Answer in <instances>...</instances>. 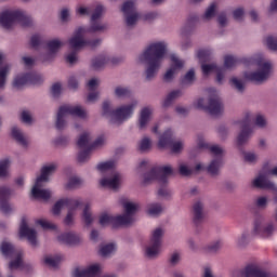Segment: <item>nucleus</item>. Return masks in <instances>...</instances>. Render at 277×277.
Instances as JSON below:
<instances>
[{
    "instance_id": "f257e3e1",
    "label": "nucleus",
    "mask_w": 277,
    "mask_h": 277,
    "mask_svg": "<svg viewBox=\"0 0 277 277\" xmlns=\"http://www.w3.org/2000/svg\"><path fill=\"white\" fill-rule=\"evenodd\" d=\"M103 5L98 4L91 16V27L89 29L80 27L75 31L74 37L69 39V45L71 49L77 51V49H83V47H98V44H101V39L84 40L83 36L88 32L94 34L96 31H104V29H107V25L96 22L101 16H103Z\"/></svg>"
},
{
    "instance_id": "f03ea898",
    "label": "nucleus",
    "mask_w": 277,
    "mask_h": 277,
    "mask_svg": "<svg viewBox=\"0 0 277 277\" xmlns=\"http://www.w3.org/2000/svg\"><path fill=\"white\" fill-rule=\"evenodd\" d=\"M167 49L168 45L166 42H155L140 55V62H147L148 64L145 71L147 81H150V79L155 78V75H157V70H159L161 66V60H163Z\"/></svg>"
},
{
    "instance_id": "7ed1b4c3",
    "label": "nucleus",
    "mask_w": 277,
    "mask_h": 277,
    "mask_svg": "<svg viewBox=\"0 0 277 277\" xmlns=\"http://www.w3.org/2000/svg\"><path fill=\"white\" fill-rule=\"evenodd\" d=\"M172 174H174V171L170 166L154 167L149 172L144 174V183L148 184L153 183V181H158L159 185H161L158 190V196L168 198L170 190H168L166 186L168 185L169 176H172Z\"/></svg>"
},
{
    "instance_id": "20e7f679",
    "label": "nucleus",
    "mask_w": 277,
    "mask_h": 277,
    "mask_svg": "<svg viewBox=\"0 0 277 277\" xmlns=\"http://www.w3.org/2000/svg\"><path fill=\"white\" fill-rule=\"evenodd\" d=\"M110 106L111 104L109 103V101H105L103 103V116H106V118H110L113 123L118 122L120 124L124 122V120H129V118L133 116V109L137 107V102L121 106L115 110H113Z\"/></svg>"
},
{
    "instance_id": "39448f33",
    "label": "nucleus",
    "mask_w": 277,
    "mask_h": 277,
    "mask_svg": "<svg viewBox=\"0 0 277 277\" xmlns=\"http://www.w3.org/2000/svg\"><path fill=\"white\" fill-rule=\"evenodd\" d=\"M14 23H19L22 27H31L34 19L26 12L17 11H4L0 14V25L4 29H11Z\"/></svg>"
},
{
    "instance_id": "423d86ee",
    "label": "nucleus",
    "mask_w": 277,
    "mask_h": 277,
    "mask_svg": "<svg viewBox=\"0 0 277 277\" xmlns=\"http://www.w3.org/2000/svg\"><path fill=\"white\" fill-rule=\"evenodd\" d=\"M55 170H57V164L55 163L42 167L41 175L37 177L31 190L32 198L40 200H49V198H51V192L47 189H40V187H42V183H47V181H49V176H51Z\"/></svg>"
},
{
    "instance_id": "0eeeda50",
    "label": "nucleus",
    "mask_w": 277,
    "mask_h": 277,
    "mask_svg": "<svg viewBox=\"0 0 277 277\" xmlns=\"http://www.w3.org/2000/svg\"><path fill=\"white\" fill-rule=\"evenodd\" d=\"M90 142H92V136L90 135V133L84 132L83 134L80 135L77 142V146L78 148H85V149L78 154L79 163H85V161L90 159V153H92L94 148H98V146H103V143L105 142V140L103 138V136H100L93 143H90Z\"/></svg>"
},
{
    "instance_id": "6e6552de",
    "label": "nucleus",
    "mask_w": 277,
    "mask_h": 277,
    "mask_svg": "<svg viewBox=\"0 0 277 277\" xmlns=\"http://www.w3.org/2000/svg\"><path fill=\"white\" fill-rule=\"evenodd\" d=\"M198 148H206L215 156V158L208 166L207 172L208 174H211V176H217L220 174V169L224 164V159L222 158V153H224V150L222 147L217 145H209L208 143H205V141H199Z\"/></svg>"
},
{
    "instance_id": "1a4fd4ad",
    "label": "nucleus",
    "mask_w": 277,
    "mask_h": 277,
    "mask_svg": "<svg viewBox=\"0 0 277 277\" xmlns=\"http://www.w3.org/2000/svg\"><path fill=\"white\" fill-rule=\"evenodd\" d=\"M66 116H76L77 118H85V110H83L81 106H70V105L61 106L58 108V113L56 116V123H55L57 131H62L64 127H66V120H64Z\"/></svg>"
},
{
    "instance_id": "9d476101",
    "label": "nucleus",
    "mask_w": 277,
    "mask_h": 277,
    "mask_svg": "<svg viewBox=\"0 0 277 277\" xmlns=\"http://www.w3.org/2000/svg\"><path fill=\"white\" fill-rule=\"evenodd\" d=\"M195 107L197 109H203L205 111H208L210 116H220V114H222V111L224 110L222 100L216 94L210 97L209 105H205V98H199L195 103Z\"/></svg>"
},
{
    "instance_id": "9b49d317",
    "label": "nucleus",
    "mask_w": 277,
    "mask_h": 277,
    "mask_svg": "<svg viewBox=\"0 0 277 277\" xmlns=\"http://www.w3.org/2000/svg\"><path fill=\"white\" fill-rule=\"evenodd\" d=\"M1 252L3 256H16L14 261L10 262L9 269H18V267H23V251L16 250L14 245L3 241L1 243Z\"/></svg>"
},
{
    "instance_id": "f8f14e48",
    "label": "nucleus",
    "mask_w": 277,
    "mask_h": 277,
    "mask_svg": "<svg viewBox=\"0 0 277 277\" xmlns=\"http://www.w3.org/2000/svg\"><path fill=\"white\" fill-rule=\"evenodd\" d=\"M42 81H44V78L37 72L23 74L14 78L13 88L21 90L23 85H40Z\"/></svg>"
},
{
    "instance_id": "ddd939ff",
    "label": "nucleus",
    "mask_w": 277,
    "mask_h": 277,
    "mask_svg": "<svg viewBox=\"0 0 277 277\" xmlns=\"http://www.w3.org/2000/svg\"><path fill=\"white\" fill-rule=\"evenodd\" d=\"M258 66L261 68V70L246 74V79H248V81H253L254 83H263V81H267V79H269V72H272V63H263L260 61L258 62Z\"/></svg>"
},
{
    "instance_id": "4468645a",
    "label": "nucleus",
    "mask_w": 277,
    "mask_h": 277,
    "mask_svg": "<svg viewBox=\"0 0 277 277\" xmlns=\"http://www.w3.org/2000/svg\"><path fill=\"white\" fill-rule=\"evenodd\" d=\"M158 148H170L171 153L183 150L182 142H174L172 130L168 129L159 138Z\"/></svg>"
},
{
    "instance_id": "2eb2a0df",
    "label": "nucleus",
    "mask_w": 277,
    "mask_h": 277,
    "mask_svg": "<svg viewBox=\"0 0 277 277\" xmlns=\"http://www.w3.org/2000/svg\"><path fill=\"white\" fill-rule=\"evenodd\" d=\"M161 237H163V229L156 228L150 238V246L146 248V256L153 259L159 254L161 250Z\"/></svg>"
},
{
    "instance_id": "dca6fc26",
    "label": "nucleus",
    "mask_w": 277,
    "mask_h": 277,
    "mask_svg": "<svg viewBox=\"0 0 277 277\" xmlns=\"http://www.w3.org/2000/svg\"><path fill=\"white\" fill-rule=\"evenodd\" d=\"M241 131L237 137L238 146H243L248 140H250V135H252V115L250 113L246 114L245 119L240 122Z\"/></svg>"
},
{
    "instance_id": "f3484780",
    "label": "nucleus",
    "mask_w": 277,
    "mask_h": 277,
    "mask_svg": "<svg viewBox=\"0 0 277 277\" xmlns=\"http://www.w3.org/2000/svg\"><path fill=\"white\" fill-rule=\"evenodd\" d=\"M121 12H123L126 16V24L128 27H132V25H135L137 23V19L140 18V14L135 12L134 0L126 1L121 8Z\"/></svg>"
},
{
    "instance_id": "a211bd4d",
    "label": "nucleus",
    "mask_w": 277,
    "mask_h": 277,
    "mask_svg": "<svg viewBox=\"0 0 277 277\" xmlns=\"http://www.w3.org/2000/svg\"><path fill=\"white\" fill-rule=\"evenodd\" d=\"M83 202L81 199H72V198H65L56 201L53 206L52 213L54 215H60L62 213V208L67 207V209H79Z\"/></svg>"
},
{
    "instance_id": "6ab92c4d",
    "label": "nucleus",
    "mask_w": 277,
    "mask_h": 277,
    "mask_svg": "<svg viewBox=\"0 0 277 277\" xmlns=\"http://www.w3.org/2000/svg\"><path fill=\"white\" fill-rule=\"evenodd\" d=\"M37 236L36 229L29 228L27 226V219L23 217L19 226V237H26L32 248H36L38 246Z\"/></svg>"
},
{
    "instance_id": "aec40b11",
    "label": "nucleus",
    "mask_w": 277,
    "mask_h": 277,
    "mask_svg": "<svg viewBox=\"0 0 277 277\" xmlns=\"http://www.w3.org/2000/svg\"><path fill=\"white\" fill-rule=\"evenodd\" d=\"M129 222V217L127 216H113L107 213H104L100 216L101 226H107V224H111L113 228H118L119 226H123Z\"/></svg>"
},
{
    "instance_id": "412c9836",
    "label": "nucleus",
    "mask_w": 277,
    "mask_h": 277,
    "mask_svg": "<svg viewBox=\"0 0 277 277\" xmlns=\"http://www.w3.org/2000/svg\"><path fill=\"white\" fill-rule=\"evenodd\" d=\"M10 196H12V190L9 187L0 186V211L8 215L12 213V206H10Z\"/></svg>"
},
{
    "instance_id": "4be33fe9",
    "label": "nucleus",
    "mask_w": 277,
    "mask_h": 277,
    "mask_svg": "<svg viewBox=\"0 0 277 277\" xmlns=\"http://www.w3.org/2000/svg\"><path fill=\"white\" fill-rule=\"evenodd\" d=\"M254 235L259 237H271L274 233V224L269 223L267 225L263 224V219H258L254 223Z\"/></svg>"
},
{
    "instance_id": "5701e85b",
    "label": "nucleus",
    "mask_w": 277,
    "mask_h": 277,
    "mask_svg": "<svg viewBox=\"0 0 277 277\" xmlns=\"http://www.w3.org/2000/svg\"><path fill=\"white\" fill-rule=\"evenodd\" d=\"M171 68L163 76V79L166 81H172V79H174L176 70H181V68H183V61L179 60V57L175 54L171 55Z\"/></svg>"
},
{
    "instance_id": "b1692460",
    "label": "nucleus",
    "mask_w": 277,
    "mask_h": 277,
    "mask_svg": "<svg viewBox=\"0 0 277 277\" xmlns=\"http://www.w3.org/2000/svg\"><path fill=\"white\" fill-rule=\"evenodd\" d=\"M101 272V266L98 264H93L85 269L75 268L72 276L74 277H96Z\"/></svg>"
},
{
    "instance_id": "393cba45",
    "label": "nucleus",
    "mask_w": 277,
    "mask_h": 277,
    "mask_svg": "<svg viewBox=\"0 0 277 277\" xmlns=\"http://www.w3.org/2000/svg\"><path fill=\"white\" fill-rule=\"evenodd\" d=\"M123 209L126 214L119 215V217H128V222L123 223V226H129V224H133V215L137 211V205L133 202H123Z\"/></svg>"
},
{
    "instance_id": "a878e982",
    "label": "nucleus",
    "mask_w": 277,
    "mask_h": 277,
    "mask_svg": "<svg viewBox=\"0 0 277 277\" xmlns=\"http://www.w3.org/2000/svg\"><path fill=\"white\" fill-rule=\"evenodd\" d=\"M253 187H256L258 189H274L275 185L269 180H267V176L260 174L253 181Z\"/></svg>"
},
{
    "instance_id": "bb28decb",
    "label": "nucleus",
    "mask_w": 277,
    "mask_h": 277,
    "mask_svg": "<svg viewBox=\"0 0 277 277\" xmlns=\"http://www.w3.org/2000/svg\"><path fill=\"white\" fill-rule=\"evenodd\" d=\"M57 240L61 243H65L66 246H77L81 241V238L79 236L72 234V233H65L57 237Z\"/></svg>"
},
{
    "instance_id": "cd10ccee",
    "label": "nucleus",
    "mask_w": 277,
    "mask_h": 277,
    "mask_svg": "<svg viewBox=\"0 0 277 277\" xmlns=\"http://www.w3.org/2000/svg\"><path fill=\"white\" fill-rule=\"evenodd\" d=\"M100 185L102 187H107L108 189H118V186L120 185V174L115 173L111 179H102Z\"/></svg>"
},
{
    "instance_id": "c85d7f7f",
    "label": "nucleus",
    "mask_w": 277,
    "mask_h": 277,
    "mask_svg": "<svg viewBox=\"0 0 277 277\" xmlns=\"http://www.w3.org/2000/svg\"><path fill=\"white\" fill-rule=\"evenodd\" d=\"M64 43H62V41L57 40V39H53L47 42V49L49 51L48 54V60H45V62H49L51 58H53V55L55 53H57V51H60V49H62V45Z\"/></svg>"
},
{
    "instance_id": "c756f323",
    "label": "nucleus",
    "mask_w": 277,
    "mask_h": 277,
    "mask_svg": "<svg viewBox=\"0 0 277 277\" xmlns=\"http://www.w3.org/2000/svg\"><path fill=\"white\" fill-rule=\"evenodd\" d=\"M202 202L197 201L194 206H193V213H194V224L195 226H198L199 224H202V220H203V214H202Z\"/></svg>"
},
{
    "instance_id": "7c9ffc66",
    "label": "nucleus",
    "mask_w": 277,
    "mask_h": 277,
    "mask_svg": "<svg viewBox=\"0 0 277 277\" xmlns=\"http://www.w3.org/2000/svg\"><path fill=\"white\" fill-rule=\"evenodd\" d=\"M153 115V110L149 107H144L141 110L140 119H138V127L140 129H145L150 120V116Z\"/></svg>"
},
{
    "instance_id": "2f4dec72",
    "label": "nucleus",
    "mask_w": 277,
    "mask_h": 277,
    "mask_svg": "<svg viewBox=\"0 0 277 277\" xmlns=\"http://www.w3.org/2000/svg\"><path fill=\"white\" fill-rule=\"evenodd\" d=\"M11 135L17 144L27 147V138H25V135H23V132H21L18 128L13 127L11 130Z\"/></svg>"
},
{
    "instance_id": "473e14b6",
    "label": "nucleus",
    "mask_w": 277,
    "mask_h": 277,
    "mask_svg": "<svg viewBox=\"0 0 277 277\" xmlns=\"http://www.w3.org/2000/svg\"><path fill=\"white\" fill-rule=\"evenodd\" d=\"M1 64H3V54L0 53V88H4L8 74L10 72V65L1 67Z\"/></svg>"
},
{
    "instance_id": "72a5a7b5",
    "label": "nucleus",
    "mask_w": 277,
    "mask_h": 277,
    "mask_svg": "<svg viewBox=\"0 0 277 277\" xmlns=\"http://www.w3.org/2000/svg\"><path fill=\"white\" fill-rule=\"evenodd\" d=\"M181 96H183V91L182 90H173L171 91L164 102H163V107H170V105H172V103H174V101H176V98H181Z\"/></svg>"
},
{
    "instance_id": "f704fd0d",
    "label": "nucleus",
    "mask_w": 277,
    "mask_h": 277,
    "mask_svg": "<svg viewBox=\"0 0 277 277\" xmlns=\"http://www.w3.org/2000/svg\"><path fill=\"white\" fill-rule=\"evenodd\" d=\"M108 63H109V58H107V56L100 55L92 61V69L101 70V68H104L105 64H108Z\"/></svg>"
},
{
    "instance_id": "c9c22d12",
    "label": "nucleus",
    "mask_w": 277,
    "mask_h": 277,
    "mask_svg": "<svg viewBox=\"0 0 277 277\" xmlns=\"http://www.w3.org/2000/svg\"><path fill=\"white\" fill-rule=\"evenodd\" d=\"M82 217L87 226H90V224L94 222V219L92 217V213L90 212V203H87L84 206Z\"/></svg>"
},
{
    "instance_id": "e433bc0d",
    "label": "nucleus",
    "mask_w": 277,
    "mask_h": 277,
    "mask_svg": "<svg viewBox=\"0 0 277 277\" xmlns=\"http://www.w3.org/2000/svg\"><path fill=\"white\" fill-rule=\"evenodd\" d=\"M211 50H199L197 53V57L202 64L211 62Z\"/></svg>"
},
{
    "instance_id": "4c0bfd02",
    "label": "nucleus",
    "mask_w": 277,
    "mask_h": 277,
    "mask_svg": "<svg viewBox=\"0 0 277 277\" xmlns=\"http://www.w3.org/2000/svg\"><path fill=\"white\" fill-rule=\"evenodd\" d=\"M115 250H116V245L114 243L104 245L100 249V254L101 256H109V254H111V252H114Z\"/></svg>"
},
{
    "instance_id": "58836bf2",
    "label": "nucleus",
    "mask_w": 277,
    "mask_h": 277,
    "mask_svg": "<svg viewBox=\"0 0 277 277\" xmlns=\"http://www.w3.org/2000/svg\"><path fill=\"white\" fill-rule=\"evenodd\" d=\"M62 262V255H55L54 258H45L44 263L45 265H49V267H57L60 263Z\"/></svg>"
},
{
    "instance_id": "ea45409f",
    "label": "nucleus",
    "mask_w": 277,
    "mask_h": 277,
    "mask_svg": "<svg viewBox=\"0 0 277 277\" xmlns=\"http://www.w3.org/2000/svg\"><path fill=\"white\" fill-rule=\"evenodd\" d=\"M239 64V60L233 55H227L224 58V66L225 68H234V66H237Z\"/></svg>"
},
{
    "instance_id": "a19ab883",
    "label": "nucleus",
    "mask_w": 277,
    "mask_h": 277,
    "mask_svg": "<svg viewBox=\"0 0 277 277\" xmlns=\"http://www.w3.org/2000/svg\"><path fill=\"white\" fill-rule=\"evenodd\" d=\"M163 211V207L159 203H151L148 207L147 213L149 215H159Z\"/></svg>"
},
{
    "instance_id": "79ce46f5",
    "label": "nucleus",
    "mask_w": 277,
    "mask_h": 277,
    "mask_svg": "<svg viewBox=\"0 0 277 277\" xmlns=\"http://www.w3.org/2000/svg\"><path fill=\"white\" fill-rule=\"evenodd\" d=\"M115 94L118 98H124L127 96H131V90H129V88L117 87L115 89Z\"/></svg>"
},
{
    "instance_id": "37998d69",
    "label": "nucleus",
    "mask_w": 277,
    "mask_h": 277,
    "mask_svg": "<svg viewBox=\"0 0 277 277\" xmlns=\"http://www.w3.org/2000/svg\"><path fill=\"white\" fill-rule=\"evenodd\" d=\"M36 224L41 226V228H43V230H55V228H57V226L55 224L48 222L45 220H37Z\"/></svg>"
},
{
    "instance_id": "c03bdc74",
    "label": "nucleus",
    "mask_w": 277,
    "mask_h": 277,
    "mask_svg": "<svg viewBox=\"0 0 277 277\" xmlns=\"http://www.w3.org/2000/svg\"><path fill=\"white\" fill-rule=\"evenodd\" d=\"M151 145L153 143L150 142V138L145 136L138 144V150H141V153H146V150H150Z\"/></svg>"
},
{
    "instance_id": "a18cd8bd",
    "label": "nucleus",
    "mask_w": 277,
    "mask_h": 277,
    "mask_svg": "<svg viewBox=\"0 0 277 277\" xmlns=\"http://www.w3.org/2000/svg\"><path fill=\"white\" fill-rule=\"evenodd\" d=\"M8 168H10V159L0 161V179L8 176Z\"/></svg>"
},
{
    "instance_id": "49530a36",
    "label": "nucleus",
    "mask_w": 277,
    "mask_h": 277,
    "mask_svg": "<svg viewBox=\"0 0 277 277\" xmlns=\"http://www.w3.org/2000/svg\"><path fill=\"white\" fill-rule=\"evenodd\" d=\"M82 181L78 176L70 177L66 185V189H76V187H79Z\"/></svg>"
},
{
    "instance_id": "de8ad7c7",
    "label": "nucleus",
    "mask_w": 277,
    "mask_h": 277,
    "mask_svg": "<svg viewBox=\"0 0 277 277\" xmlns=\"http://www.w3.org/2000/svg\"><path fill=\"white\" fill-rule=\"evenodd\" d=\"M114 166H115V162L109 160V161L97 164V170L100 172H106V170H114Z\"/></svg>"
},
{
    "instance_id": "09e8293b",
    "label": "nucleus",
    "mask_w": 277,
    "mask_h": 277,
    "mask_svg": "<svg viewBox=\"0 0 277 277\" xmlns=\"http://www.w3.org/2000/svg\"><path fill=\"white\" fill-rule=\"evenodd\" d=\"M215 8H217V5L215 3H212L206 11L203 18L206 21H209L210 18H213L215 16Z\"/></svg>"
},
{
    "instance_id": "8fccbe9b",
    "label": "nucleus",
    "mask_w": 277,
    "mask_h": 277,
    "mask_svg": "<svg viewBox=\"0 0 277 277\" xmlns=\"http://www.w3.org/2000/svg\"><path fill=\"white\" fill-rule=\"evenodd\" d=\"M217 69V65L215 64H210V65H207V64H202L201 65V70L203 72V75H209L210 72H215V70Z\"/></svg>"
},
{
    "instance_id": "3c124183",
    "label": "nucleus",
    "mask_w": 277,
    "mask_h": 277,
    "mask_svg": "<svg viewBox=\"0 0 277 277\" xmlns=\"http://www.w3.org/2000/svg\"><path fill=\"white\" fill-rule=\"evenodd\" d=\"M196 79V72L194 69H189L187 74L182 79V83H192Z\"/></svg>"
},
{
    "instance_id": "603ef678",
    "label": "nucleus",
    "mask_w": 277,
    "mask_h": 277,
    "mask_svg": "<svg viewBox=\"0 0 277 277\" xmlns=\"http://www.w3.org/2000/svg\"><path fill=\"white\" fill-rule=\"evenodd\" d=\"M42 44V39H40V36L39 35H34L31 38H30V47L32 49H38L39 45Z\"/></svg>"
},
{
    "instance_id": "864d4df0",
    "label": "nucleus",
    "mask_w": 277,
    "mask_h": 277,
    "mask_svg": "<svg viewBox=\"0 0 277 277\" xmlns=\"http://www.w3.org/2000/svg\"><path fill=\"white\" fill-rule=\"evenodd\" d=\"M266 47H267L271 51H277V40L274 39V37H267V38H266Z\"/></svg>"
},
{
    "instance_id": "5fc2aeb1",
    "label": "nucleus",
    "mask_w": 277,
    "mask_h": 277,
    "mask_svg": "<svg viewBox=\"0 0 277 277\" xmlns=\"http://www.w3.org/2000/svg\"><path fill=\"white\" fill-rule=\"evenodd\" d=\"M230 83L234 85V88H236V90H238V92H243V82H241V80L232 78Z\"/></svg>"
},
{
    "instance_id": "6e6d98bb",
    "label": "nucleus",
    "mask_w": 277,
    "mask_h": 277,
    "mask_svg": "<svg viewBox=\"0 0 277 277\" xmlns=\"http://www.w3.org/2000/svg\"><path fill=\"white\" fill-rule=\"evenodd\" d=\"M75 211H77V209H68V213L64 220L66 226H70V224H72V217L75 215Z\"/></svg>"
},
{
    "instance_id": "4d7b16f0",
    "label": "nucleus",
    "mask_w": 277,
    "mask_h": 277,
    "mask_svg": "<svg viewBox=\"0 0 277 277\" xmlns=\"http://www.w3.org/2000/svg\"><path fill=\"white\" fill-rule=\"evenodd\" d=\"M214 72H216V81L217 83H222V81H224V67H217L214 70Z\"/></svg>"
},
{
    "instance_id": "13d9d810",
    "label": "nucleus",
    "mask_w": 277,
    "mask_h": 277,
    "mask_svg": "<svg viewBox=\"0 0 277 277\" xmlns=\"http://www.w3.org/2000/svg\"><path fill=\"white\" fill-rule=\"evenodd\" d=\"M51 92L53 96L62 94V84L60 82L54 83L51 88Z\"/></svg>"
},
{
    "instance_id": "bf43d9fd",
    "label": "nucleus",
    "mask_w": 277,
    "mask_h": 277,
    "mask_svg": "<svg viewBox=\"0 0 277 277\" xmlns=\"http://www.w3.org/2000/svg\"><path fill=\"white\" fill-rule=\"evenodd\" d=\"M265 124H267V121H265V117H263L262 115H258L255 118V126L263 129Z\"/></svg>"
},
{
    "instance_id": "052dcab7",
    "label": "nucleus",
    "mask_w": 277,
    "mask_h": 277,
    "mask_svg": "<svg viewBox=\"0 0 277 277\" xmlns=\"http://www.w3.org/2000/svg\"><path fill=\"white\" fill-rule=\"evenodd\" d=\"M22 122H25V124H31V115H29V111L24 110L22 113Z\"/></svg>"
},
{
    "instance_id": "680f3d73",
    "label": "nucleus",
    "mask_w": 277,
    "mask_h": 277,
    "mask_svg": "<svg viewBox=\"0 0 277 277\" xmlns=\"http://www.w3.org/2000/svg\"><path fill=\"white\" fill-rule=\"evenodd\" d=\"M243 14H245L243 9L239 8L234 11L233 16L235 21H241V18H243Z\"/></svg>"
},
{
    "instance_id": "e2e57ef3",
    "label": "nucleus",
    "mask_w": 277,
    "mask_h": 277,
    "mask_svg": "<svg viewBox=\"0 0 277 277\" xmlns=\"http://www.w3.org/2000/svg\"><path fill=\"white\" fill-rule=\"evenodd\" d=\"M68 88L71 90H77V88H79V82L77 81L76 77H70L68 79Z\"/></svg>"
},
{
    "instance_id": "0e129e2a",
    "label": "nucleus",
    "mask_w": 277,
    "mask_h": 277,
    "mask_svg": "<svg viewBox=\"0 0 277 277\" xmlns=\"http://www.w3.org/2000/svg\"><path fill=\"white\" fill-rule=\"evenodd\" d=\"M245 161L248 163H254V161H256V155L253 153H245Z\"/></svg>"
},
{
    "instance_id": "69168bd1",
    "label": "nucleus",
    "mask_w": 277,
    "mask_h": 277,
    "mask_svg": "<svg viewBox=\"0 0 277 277\" xmlns=\"http://www.w3.org/2000/svg\"><path fill=\"white\" fill-rule=\"evenodd\" d=\"M180 174L182 176H190L192 170L189 168H187V166L182 164V166H180Z\"/></svg>"
},
{
    "instance_id": "338daca9",
    "label": "nucleus",
    "mask_w": 277,
    "mask_h": 277,
    "mask_svg": "<svg viewBox=\"0 0 277 277\" xmlns=\"http://www.w3.org/2000/svg\"><path fill=\"white\" fill-rule=\"evenodd\" d=\"M67 64H75L77 62V52L74 51L66 56Z\"/></svg>"
},
{
    "instance_id": "774afa93",
    "label": "nucleus",
    "mask_w": 277,
    "mask_h": 277,
    "mask_svg": "<svg viewBox=\"0 0 277 277\" xmlns=\"http://www.w3.org/2000/svg\"><path fill=\"white\" fill-rule=\"evenodd\" d=\"M220 248H222V242L216 241L208 247V252H217V250H220Z\"/></svg>"
}]
</instances>
